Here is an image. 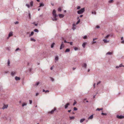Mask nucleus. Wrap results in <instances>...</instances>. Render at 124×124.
<instances>
[{"label": "nucleus", "mask_w": 124, "mask_h": 124, "mask_svg": "<svg viewBox=\"0 0 124 124\" xmlns=\"http://www.w3.org/2000/svg\"><path fill=\"white\" fill-rule=\"evenodd\" d=\"M85 11V8H83L78 11L77 12V13L79 14H82Z\"/></svg>", "instance_id": "nucleus-1"}, {"label": "nucleus", "mask_w": 124, "mask_h": 124, "mask_svg": "<svg viewBox=\"0 0 124 124\" xmlns=\"http://www.w3.org/2000/svg\"><path fill=\"white\" fill-rule=\"evenodd\" d=\"M52 15L53 17H57L58 15L56 14V11L55 9H54L52 12Z\"/></svg>", "instance_id": "nucleus-2"}, {"label": "nucleus", "mask_w": 124, "mask_h": 124, "mask_svg": "<svg viewBox=\"0 0 124 124\" xmlns=\"http://www.w3.org/2000/svg\"><path fill=\"white\" fill-rule=\"evenodd\" d=\"M116 117L117 118H118L121 119L123 118L124 117V116L122 115H120L119 116L118 115H117V116Z\"/></svg>", "instance_id": "nucleus-3"}, {"label": "nucleus", "mask_w": 124, "mask_h": 124, "mask_svg": "<svg viewBox=\"0 0 124 124\" xmlns=\"http://www.w3.org/2000/svg\"><path fill=\"white\" fill-rule=\"evenodd\" d=\"M57 17H52L51 18L53 21H56L57 19L56 18Z\"/></svg>", "instance_id": "nucleus-4"}, {"label": "nucleus", "mask_w": 124, "mask_h": 124, "mask_svg": "<svg viewBox=\"0 0 124 124\" xmlns=\"http://www.w3.org/2000/svg\"><path fill=\"white\" fill-rule=\"evenodd\" d=\"M70 103H67L64 106V108L65 109H66L68 107V106L70 105Z\"/></svg>", "instance_id": "nucleus-5"}, {"label": "nucleus", "mask_w": 124, "mask_h": 124, "mask_svg": "<svg viewBox=\"0 0 124 124\" xmlns=\"http://www.w3.org/2000/svg\"><path fill=\"white\" fill-rule=\"evenodd\" d=\"M56 110V108H54V109L52 110L50 112H49V113H51V114H52L54 113V111Z\"/></svg>", "instance_id": "nucleus-6"}, {"label": "nucleus", "mask_w": 124, "mask_h": 124, "mask_svg": "<svg viewBox=\"0 0 124 124\" xmlns=\"http://www.w3.org/2000/svg\"><path fill=\"white\" fill-rule=\"evenodd\" d=\"M8 106V105H4L2 108V109H5L6 108H7Z\"/></svg>", "instance_id": "nucleus-7"}, {"label": "nucleus", "mask_w": 124, "mask_h": 124, "mask_svg": "<svg viewBox=\"0 0 124 124\" xmlns=\"http://www.w3.org/2000/svg\"><path fill=\"white\" fill-rule=\"evenodd\" d=\"M87 66V64L85 63H84L83 64L82 67H84V68H85V69H86V68Z\"/></svg>", "instance_id": "nucleus-8"}, {"label": "nucleus", "mask_w": 124, "mask_h": 124, "mask_svg": "<svg viewBox=\"0 0 124 124\" xmlns=\"http://www.w3.org/2000/svg\"><path fill=\"white\" fill-rule=\"evenodd\" d=\"M13 35V32L12 31H11L9 33L8 36L9 37H10Z\"/></svg>", "instance_id": "nucleus-9"}, {"label": "nucleus", "mask_w": 124, "mask_h": 124, "mask_svg": "<svg viewBox=\"0 0 124 124\" xmlns=\"http://www.w3.org/2000/svg\"><path fill=\"white\" fill-rule=\"evenodd\" d=\"M15 79L16 81L18 80H20V78L17 76H16L15 77Z\"/></svg>", "instance_id": "nucleus-10"}, {"label": "nucleus", "mask_w": 124, "mask_h": 124, "mask_svg": "<svg viewBox=\"0 0 124 124\" xmlns=\"http://www.w3.org/2000/svg\"><path fill=\"white\" fill-rule=\"evenodd\" d=\"M76 25L75 24H73L72 29L74 30L75 29Z\"/></svg>", "instance_id": "nucleus-11"}, {"label": "nucleus", "mask_w": 124, "mask_h": 124, "mask_svg": "<svg viewBox=\"0 0 124 124\" xmlns=\"http://www.w3.org/2000/svg\"><path fill=\"white\" fill-rule=\"evenodd\" d=\"M59 16L60 18L63 17L64 16V15L62 14H59Z\"/></svg>", "instance_id": "nucleus-12"}, {"label": "nucleus", "mask_w": 124, "mask_h": 124, "mask_svg": "<svg viewBox=\"0 0 124 124\" xmlns=\"http://www.w3.org/2000/svg\"><path fill=\"white\" fill-rule=\"evenodd\" d=\"M93 115H91L88 118V119H92L93 118Z\"/></svg>", "instance_id": "nucleus-13"}, {"label": "nucleus", "mask_w": 124, "mask_h": 124, "mask_svg": "<svg viewBox=\"0 0 124 124\" xmlns=\"http://www.w3.org/2000/svg\"><path fill=\"white\" fill-rule=\"evenodd\" d=\"M44 6V4L42 3H40V5L39 6V7H43Z\"/></svg>", "instance_id": "nucleus-14"}, {"label": "nucleus", "mask_w": 124, "mask_h": 124, "mask_svg": "<svg viewBox=\"0 0 124 124\" xmlns=\"http://www.w3.org/2000/svg\"><path fill=\"white\" fill-rule=\"evenodd\" d=\"M103 41H104V42L105 43H107L109 42V41H107L106 39H103Z\"/></svg>", "instance_id": "nucleus-15"}, {"label": "nucleus", "mask_w": 124, "mask_h": 124, "mask_svg": "<svg viewBox=\"0 0 124 124\" xmlns=\"http://www.w3.org/2000/svg\"><path fill=\"white\" fill-rule=\"evenodd\" d=\"M85 120V118H83L82 119H80V122L81 123H82Z\"/></svg>", "instance_id": "nucleus-16"}, {"label": "nucleus", "mask_w": 124, "mask_h": 124, "mask_svg": "<svg viewBox=\"0 0 124 124\" xmlns=\"http://www.w3.org/2000/svg\"><path fill=\"white\" fill-rule=\"evenodd\" d=\"M33 2L32 1H31L30 2V5L31 7H32L33 6Z\"/></svg>", "instance_id": "nucleus-17"}, {"label": "nucleus", "mask_w": 124, "mask_h": 124, "mask_svg": "<svg viewBox=\"0 0 124 124\" xmlns=\"http://www.w3.org/2000/svg\"><path fill=\"white\" fill-rule=\"evenodd\" d=\"M34 32L33 31H32L31 34H29V37H30L31 36H32L34 34Z\"/></svg>", "instance_id": "nucleus-18"}, {"label": "nucleus", "mask_w": 124, "mask_h": 124, "mask_svg": "<svg viewBox=\"0 0 124 124\" xmlns=\"http://www.w3.org/2000/svg\"><path fill=\"white\" fill-rule=\"evenodd\" d=\"M86 44L85 42H84L83 43L82 46L83 47L85 48V47Z\"/></svg>", "instance_id": "nucleus-19"}, {"label": "nucleus", "mask_w": 124, "mask_h": 124, "mask_svg": "<svg viewBox=\"0 0 124 124\" xmlns=\"http://www.w3.org/2000/svg\"><path fill=\"white\" fill-rule=\"evenodd\" d=\"M70 120L74 119L75 118V117L73 116H70Z\"/></svg>", "instance_id": "nucleus-20"}, {"label": "nucleus", "mask_w": 124, "mask_h": 124, "mask_svg": "<svg viewBox=\"0 0 124 124\" xmlns=\"http://www.w3.org/2000/svg\"><path fill=\"white\" fill-rule=\"evenodd\" d=\"M102 109H103L102 108H97V109L96 110L100 111V110H102Z\"/></svg>", "instance_id": "nucleus-21"}, {"label": "nucleus", "mask_w": 124, "mask_h": 124, "mask_svg": "<svg viewBox=\"0 0 124 124\" xmlns=\"http://www.w3.org/2000/svg\"><path fill=\"white\" fill-rule=\"evenodd\" d=\"M55 44L54 43H52V44L51 45V47L52 48H53L54 46V45H55Z\"/></svg>", "instance_id": "nucleus-22"}, {"label": "nucleus", "mask_w": 124, "mask_h": 124, "mask_svg": "<svg viewBox=\"0 0 124 124\" xmlns=\"http://www.w3.org/2000/svg\"><path fill=\"white\" fill-rule=\"evenodd\" d=\"M70 51V49L69 48H67L65 51L66 52H69Z\"/></svg>", "instance_id": "nucleus-23"}, {"label": "nucleus", "mask_w": 124, "mask_h": 124, "mask_svg": "<svg viewBox=\"0 0 124 124\" xmlns=\"http://www.w3.org/2000/svg\"><path fill=\"white\" fill-rule=\"evenodd\" d=\"M55 60L58 61V56H56L55 58Z\"/></svg>", "instance_id": "nucleus-24"}, {"label": "nucleus", "mask_w": 124, "mask_h": 124, "mask_svg": "<svg viewBox=\"0 0 124 124\" xmlns=\"http://www.w3.org/2000/svg\"><path fill=\"white\" fill-rule=\"evenodd\" d=\"M112 54V53L110 52H108L106 53V54L111 55Z\"/></svg>", "instance_id": "nucleus-25"}, {"label": "nucleus", "mask_w": 124, "mask_h": 124, "mask_svg": "<svg viewBox=\"0 0 124 124\" xmlns=\"http://www.w3.org/2000/svg\"><path fill=\"white\" fill-rule=\"evenodd\" d=\"M34 31L35 32H38L39 31L37 29H35L34 30Z\"/></svg>", "instance_id": "nucleus-26"}, {"label": "nucleus", "mask_w": 124, "mask_h": 124, "mask_svg": "<svg viewBox=\"0 0 124 124\" xmlns=\"http://www.w3.org/2000/svg\"><path fill=\"white\" fill-rule=\"evenodd\" d=\"M27 103H23L22 104V106L24 107V106L26 105Z\"/></svg>", "instance_id": "nucleus-27"}, {"label": "nucleus", "mask_w": 124, "mask_h": 124, "mask_svg": "<svg viewBox=\"0 0 124 124\" xmlns=\"http://www.w3.org/2000/svg\"><path fill=\"white\" fill-rule=\"evenodd\" d=\"M58 11L59 12H61L62 10L61 8H59L58 9Z\"/></svg>", "instance_id": "nucleus-28"}, {"label": "nucleus", "mask_w": 124, "mask_h": 124, "mask_svg": "<svg viewBox=\"0 0 124 124\" xmlns=\"http://www.w3.org/2000/svg\"><path fill=\"white\" fill-rule=\"evenodd\" d=\"M64 47V46H61V45L60 47V50L62 49Z\"/></svg>", "instance_id": "nucleus-29"}, {"label": "nucleus", "mask_w": 124, "mask_h": 124, "mask_svg": "<svg viewBox=\"0 0 124 124\" xmlns=\"http://www.w3.org/2000/svg\"><path fill=\"white\" fill-rule=\"evenodd\" d=\"M10 63V60L9 59H8V66H9V65Z\"/></svg>", "instance_id": "nucleus-30"}, {"label": "nucleus", "mask_w": 124, "mask_h": 124, "mask_svg": "<svg viewBox=\"0 0 124 124\" xmlns=\"http://www.w3.org/2000/svg\"><path fill=\"white\" fill-rule=\"evenodd\" d=\"M30 40L31 41H33L34 42L36 41V40L33 38H31Z\"/></svg>", "instance_id": "nucleus-31"}, {"label": "nucleus", "mask_w": 124, "mask_h": 124, "mask_svg": "<svg viewBox=\"0 0 124 124\" xmlns=\"http://www.w3.org/2000/svg\"><path fill=\"white\" fill-rule=\"evenodd\" d=\"M39 82H37L35 83V84L34 85V86L36 85H39Z\"/></svg>", "instance_id": "nucleus-32"}, {"label": "nucleus", "mask_w": 124, "mask_h": 124, "mask_svg": "<svg viewBox=\"0 0 124 124\" xmlns=\"http://www.w3.org/2000/svg\"><path fill=\"white\" fill-rule=\"evenodd\" d=\"M80 22V19H79V20L76 23V24H78L79 22Z\"/></svg>", "instance_id": "nucleus-33"}, {"label": "nucleus", "mask_w": 124, "mask_h": 124, "mask_svg": "<svg viewBox=\"0 0 124 124\" xmlns=\"http://www.w3.org/2000/svg\"><path fill=\"white\" fill-rule=\"evenodd\" d=\"M15 74V72H11V75L12 76H13Z\"/></svg>", "instance_id": "nucleus-34"}, {"label": "nucleus", "mask_w": 124, "mask_h": 124, "mask_svg": "<svg viewBox=\"0 0 124 124\" xmlns=\"http://www.w3.org/2000/svg\"><path fill=\"white\" fill-rule=\"evenodd\" d=\"M101 114L102 115H104V116H106L107 115V114L105 113H101Z\"/></svg>", "instance_id": "nucleus-35"}, {"label": "nucleus", "mask_w": 124, "mask_h": 124, "mask_svg": "<svg viewBox=\"0 0 124 124\" xmlns=\"http://www.w3.org/2000/svg\"><path fill=\"white\" fill-rule=\"evenodd\" d=\"M110 36V35L109 34L107 35L105 37V38L107 39Z\"/></svg>", "instance_id": "nucleus-36"}, {"label": "nucleus", "mask_w": 124, "mask_h": 124, "mask_svg": "<svg viewBox=\"0 0 124 124\" xmlns=\"http://www.w3.org/2000/svg\"><path fill=\"white\" fill-rule=\"evenodd\" d=\"M74 50L75 51H77L78 49V48L76 47H74Z\"/></svg>", "instance_id": "nucleus-37"}, {"label": "nucleus", "mask_w": 124, "mask_h": 124, "mask_svg": "<svg viewBox=\"0 0 124 124\" xmlns=\"http://www.w3.org/2000/svg\"><path fill=\"white\" fill-rule=\"evenodd\" d=\"M29 16L30 18H31V14L30 13V12H29Z\"/></svg>", "instance_id": "nucleus-38"}, {"label": "nucleus", "mask_w": 124, "mask_h": 124, "mask_svg": "<svg viewBox=\"0 0 124 124\" xmlns=\"http://www.w3.org/2000/svg\"><path fill=\"white\" fill-rule=\"evenodd\" d=\"M26 6H27L28 8H30V6L28 4H26Z\"/></svg>", "instance_id": "nucleus-39"}, {"label": "nucleus", "mask_w": 124, "mask_h": 124, "mask_svg": "<svg viewBox=\"0 0 124 124\" xmlns=\"http://www.w3.org/2000/svg\"><path fill=\"white\" fill-rule=\"evenodd\" d=\"M50 79H51V80L53 82L54 81V79L53 78H52L51 77H50Z\"/></svg>", "instance_id": "nucleus-40"}, {"label": "nucleus", "mask_w": 124, "mask_h": 124, "mask_svg": "<svg viewBox=\"0 0 124 124\" xmlns=\"http://www.w3.org/2000/svg\"><path fill=\"white\" fill-rule=\"evenodd\" d=\"M18 50H20L19 48H17L15 50V51H16Z\"/></svg>", "instance_id": "nucleus-41"}, {"label": "nucleus", "mask_w": 124, "mask_h": 124, "mask_svg": "<svg viewBox=\"0 0 124 124\" xmlns=\"http://www.w3.org/2000/svg\"><path fill=\"white\" fill-rule=\"evenodd\" d=\"M73 109L75 111L77 110H78L77 108L76 107H74L73 108Z\"/></svg>", "instance_id": "nucleus-42"}, {"label": "nucleus", "mask_w": 124, "mask_h": 124, "mask_svg": "<svg viewBox=\"0 0 124 124\" xmlns=\"http://www.w3.org/2000/svg\"><path fill=\"white\" fill-rule=\"evenodd\" d=\"M101 82V81H99V82H98L97 84V85H99V84H100Z\"/></svg>", "instance_id": "nucleus-43"}, {"label": "nucleus", "mask_w": 124, "mask_h": 124, "mask_svg": "<svg viewBox=\"0 0 124 124\" xmlns=\"http://www.w3.org/2000/svg\"><path fill=\"white\" fill-rule=\"evenodd\" d=\"M68 43H69L70 45H72L73 44V42H68Z\"/></svg>", "instance_id": "nucleus-44"}, {"label": "nucleus", "mask_w": 124, "mask_h": 124, "mask_svg": "<svg viewBox=\"0 0 124 124\" xmlns=\"http://www.w3.org/2000/svg\"><path fill=\"white\" fill-rule=\"evenodd\" d=\"M29 102H30V104H31L32 103V101L31 100H29Z\"/></svg>", "instance_id": "nucleus-45"}, {"label": "nucleus", "mask_w": 124, "mask_h": 124, "mask_svg": "<svg viewBox=\"0 0 124 124\" xmlns=\"http://www.w3.org/2000/svg\"><path fill=\"white\" fill-rule=\"evenodd\" d=\"M32 70V69L31 68H29V71L30 72H31Z\"/></svg>", "instance_id": "nucleus-46"}, {"label": "nucleus", "mask_w": 124, "mask_h": 124, "mask_svg": "<svg viewBox=\"0 0 124 124\" xmlns=\"http://www.w3.org/2000/svg\"><path fill=\"white\" fill-rule=\"evenodd\" d=\"M87 38V37L86 36H85L83 37V38L84 39H86Z\"/></svg>", "instance_id": "nucleus-47"}, {"label": "nucleus", "mask_w": 124, "mask_h": 124, "mask_svg": "<svg viewBox=\"0 0 124 124\" xmlns=\"http://www.w3.org/2000/svg\"><path fill=\"white\" fill-rule=\"evenodd\" d=\"M30 33V32H26V35H29Z\"/></svg>", "instance_id": "nucleus-48"}, {"label": "nucleus", "mask_w": 124, "mask_h": 124, "mask_svg": "<svg viewBox=\"0 0 124 124\" xmlns=\"http://www.w3.org/2000/svg\"><path fill=\"white\" fill-rule=\"evenodd\" d=\"M119 66L120 67H124V66H123L122 64H121L119 65Z\"/></svg>", "instance_id": "nucleus-49"}, {"label": "nucleus", "mask_w": 124, "mask_h": 124, "mask_svg": "<svg viewBox=\"0 0 124 124\" xmlns=\"http://www.w3.org/2000/svg\"><path fill=\"white\" fill-rule=\"evenodd\" d=\"M19 23V22L18 21H16L15 22V24H18Z\"/></svg>", "instance_id": "nucleus-50"}, {"label": "nucleus", "mask_w": 124, "mask_h": 124, "mask_svg": "<svg viewBox=\"0 0 124 124\" xmlns=\"http://www.w3.org/2000/svg\"><path fill=\"white\" fill-rule=\"evenodd\" d=\"M80 8H81L79 6H78V7L77 9H79Z\"/></svg>", "instance_id": "nucleus-51"}, {"label": "nucleus", "mask_w": 124, "mask_h": 124, "mask_svg": "<svg viewBox=\"0 0 124 124\" xmlns=\"http://www.w3.org/2000/svg\"><path fill=\"white\" fill-rule=\"evenodd\" d=\"M92 13L93 14H96V12H92Z\"/></svg>", "instance_id": "nucleus-52"}, {"label": "nucleus", "mask_w": 124, "mask_h": 124, "mask_svg": "<svg viewBox=\"0 0 124 124\" xmlns=\"http://www.w3.org/2000/svg\"><path fill=\"white\" fill-rule=\"evenodd\" d=\"M77 103V102L76 101H75L73 104V105L74 106L76 103Z\"/></svg>", "instance_id": "nucleus-53"}, {"label": "nucleus", "mask_w": 124, "mask_h": 124, "mask_svg": "<svg viewBox=\"0 0 124 124\" xmlns=\"http://www.w3.org/2000/svg\"><path fill=\"white\" fill-rule=\"evenodd\" d=\"M113 0H110L109 1V2L110 3L112 2Z\"/></svg>", "instance_id": "nucleus-54"}, {"label": "nucleus", "mask_w": 124, "mask_h": 124, "mask_svg": "<svg viewBox=\"0 0 124 124\" xmlns=\"http://www.w3.org/2000/svg\"><path fill=\"white\" fill-rule=\"evenodd\" d=\"M61 45L63 46H64V44H63V42H62Z\"/></svg>", "instance_id": "nucleus-55"}, {"label": "nucleus", "mask_w": 124, "mask_h": 124, "mask_svg": "<svg viewBox=\"0 0 124 124\" xmlns=\"http://www.w3.org/2000/svg\"><path fill=\"white\" fill-rule=\"evenodd\" d=\"M49 92V91L48 90H46L45 91V92L46 93H47V92Z\"/></svg>", "instance_id": "nucleus-56"}, {"label": "nucleus", "mask_w": 124, "mask_h": 124, "mask_svg": "<svg viewBox=\"0 0 124 124\" xmlns=\"http://www.w3.org/2000/svg\"><path fill=\"white\" fill-rule=\"evenodd\" d=\"M97 39V38H93V41H94V40H96V39Z\"/></svg>", "instance_id": "nucleus-57"}, {"label": "nucleus", "mask_w": 124, "mask_h": 124, "mask_svg": "<svg viewBox=\"0 0 124 124\" xmlns=\"http://www.w3.org/2000/svg\"><path fill=\"white\" fill-rule=\"evenodd\" d=\"M121 43H124V40H123L121 42Z\"/></svg>", "instance_id": "nucleus-58"}, {"label": "nucleus", "mask_w": 124, "mask_h": 124, "mask_svg": "<svg viewBox=\"0 0 124 124\" xmlns=\"http://www.w3.org/2000/svg\"><path fill=\"white\" fill-rule=\"evenodd\" d=\"M39 94V93H36V96H37Z\"/></svg>", "instance_id": "nucleus-59"}, {"label": "nucleus", "mask_w": 124, "mask_h": 124, "mask_svg": "<svg viewBox=\"0 0 124 124\" xmlns=\"http://www.w3.org/2000/svg\"><path fill=\"white\" fill-rule=\"evenodd\" d=\"M96 85L95 83H94L93 84V87H94V88H95V85Z\"/></svg>", "instance_id": "nucleus-60"}, {"label": "nucleus", "mask_w": 124, "mask_h": 124, "mask_svg": "<svg viewBox=\"0 0 124 124\" xmlns=\"http://www.w3.org/2000/svg\"><path fill=\"white\" fill-rule=\"evenodd\" d=\"M64 43H68V42H67L66 40H64Z\"/></svg>", "instance_id": "nucleus-61"}, {"label": "nucleus", "mask_w": 124, "mask_h": 124, "mask_svg": "<svg viewBox=\"0 0 124 124\" xmlns=\"http://www.w3.org/2000/svg\"><path fill=\"white\" fill-rule=\"evenodd\" d=\"M119 66H117L116 67V68H118L119 67Z\"/></svg>", "instance_id": "nucleus-62"}, {"label": "nucleus", "mask_w": 124, "mask_h": 124, "mask_svg": "<svg viewBox=\"0 0 124 124\" xmlns=\"http://www.w3.org/2000/svg\"><path fill=\"white\" fill-rule=\"evenodd\" d=\"M96 28H100V26H96Z\"/></svg>", "instance_id": "nucleus-63"}, {"label": "nucleus", "mask_w": 124, "mask_h": 124, "mask_svg": "<svg viewBox=\"0 0 124 124\" xmlns=\"http://www.w3.org/2000/svg\"><path fill=\"white\" fill-rule=\"evenodd\" d=\"M76 69V68H73L72 69L73 70H75V69Z\"/></svg>", "instance_id": "nucleus-64"}]
</instances>
